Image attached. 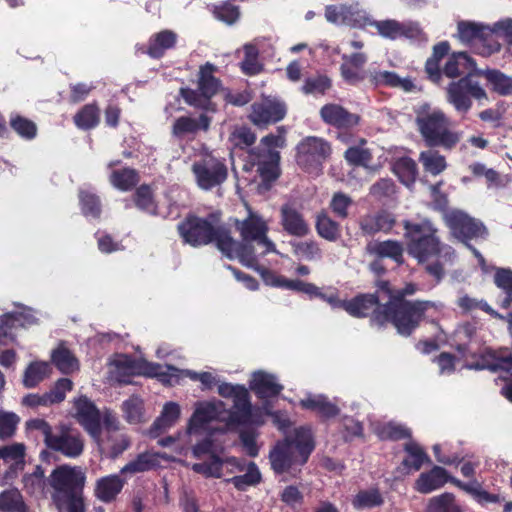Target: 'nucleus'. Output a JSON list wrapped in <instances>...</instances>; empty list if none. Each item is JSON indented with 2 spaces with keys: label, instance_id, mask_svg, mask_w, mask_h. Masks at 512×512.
<instances>
[{
  "label": "nucleus",
  "instance_id": "obj_53",
  "mask_svg": "<svg viewBox=\"0 0 512 512\" xmlns=\"http://www.w3.org/2000/svg\"><path fill=\"white\" fill-rule=\"evenodd\" d=\"M10 127L21 138L26 140H32L37 135L36 124L32 120L21 115H14L10 118Z\"/></svg>",
  "mask_w": 512,
  "mask_h": 512
},
{
  "label": "nucleus",
  "instance_id": "obj_13",
  "mask_svg": "<svg viewBox=\"0 0 512 512\" xmlns=\"http://www.w3.org/2000/svg\"><path fill=\"white\" fill-rule=\"evenodd\" d=\"M192 172L198 186L203 190H210L222 184L228 176L226 165L216 158L195 162L192 165Z\"/></svg>",
  "mask_w": 512,
  "mask_h": 512
},
{
  "label": "nucleus",
  "instance_id": "obj_10",
  "mask_svg": "<svg viewBox=\"0 0 512 512\" xmlns=\"http://www.w3.org/2000/svg\"><path fill=\"white\" fill-rule=\"evenodd\" d=\"M85 480V474L76 467L62 465L55 468L49 477L52 499L84 491Z\"/></svg>",
  "mask_w": 512,
  "mask_h": 512
},
{
  "label": "nucleus",
  "instance_id": "obj_27",
  "mask_svg": "<svg viewBox=\"0 0 512 512\" xmlns=\"http://www.w3.org/2000/svg\"><path fill=\"white\" fill-rule=\"evenodd\" d=\"M473 70H479L473 58L466 52H454L448 58L443 68V74L448 78L455 79L458 77L461 78Z\"/></svg>",
  "mask_w": 512,
  "mask_h": 512
},
{
  "label": "nucleus",
  "instance_id": "obj_59",
  "mask_svg": "<svg viewBox=\"0 0 512 512\" xmlns=\"http://www.w3.org/2000/svg\"><path fill=\"white\" fill-rule=\"evenodd\" d=\"M231 142L235 147L246 149L252 146L256 141V134L247 126L236 128L230 136Z\"/></svg>",
  "mask_w": 512,
  "mask_h": 512
},
{
  "label": "nucleus",
  "instance_id": "obj_44",
  "mask_svg": "<svg viewBox=\"0 0 512 512\" xmlns=\"http://www.w3.org/2000/svg\"><path fill=\"white\" fill-rule=\"evenodd\" d=\"M225 465V461L223 458L219 457L217 454L212 453L209 456V459L200 463H194L192 465V470L195 473L201 474L205 477H214L220 478L222 476V469Z\"/></svg>",
  "mask_w": 512,
  "mask_h": 512
},
{
  "label": "nucleus",
  "instance_id": "obj_61",
  "mask_svg": "<svg viewBox=\"0 0 512 512\" xmlns=\"http://www.w3.org/2000/svg\"><path fill=\"white\" fill-rule=\"evenodd\" d=\"M258 51L252 45L245 46V57L241 63V69L244 74L253 76L262 70L261 65L257 60Z\"/></svg>",
  "mask_w": 512,
  "mask_h": 512
},
{
  "label": "nucleus",
  "instance_id": "obj_30",
  "mask_svg": "<svg viewBox=\"0 0 512 512\" xmlns=\"http://www.w3.org/2000/svg\"><path fill=\"white\" fill-rule=\"evenodd\" d=\"M446 483L447 470L441 466H434L430 471L419 475L414 488L419 493L428 494L443 487Z\"/></svg>",
  "mask_w": 512,
  "mask_h": 512
},
{
  "label": "nucleus",
  "instance_id": "obj_63",
  "mask_svg": "<svg viewBox=\"0 0 512 512\" xmlns=\"http://www.w3.org/2000/svg\"><path fill=\"white\" fill-rule=\"evenodd\" d=\"M282 288L296 291L299 293H304V294L309 295L310 297L320 296V289L316 285L311 284V283H306V282L298 280V279L292 280V279H287L285 277Z\"/></svg>",
  "mask_w": 512,
  "mask_h": 512
},
{
  "label": "nucleus",
  "instance_id": "obj_20",
  "mask_svg": "<svg viewBox=\"0 0 512 512\" xmlns=\"http://www.w3.org/2000/svg\"><path fill=\"white\" fill-rule=\"evenodd\" d=\"M233 406L229 411L228 422L235 425H246L250 423H261V421L254 419L253 407L247 388L243 385L238 388L237 393L234 395Z\"/></svg>",
  "mask_w": 512,
  "mask_h": 512
},
{
  "label": "nucleus",
  "instance_id": "obj_5",
  "mask_svg": "<svg viewBox=\"0 0 512 512\" xmlns=\"http://www.w3.org/2000/svg\"><path fill=\"white\" fill-rule=\"evenodd\" d=\"M431 306L432 303L429 301H386L384 310L376 314V324L383 326L391 322L399 334L410 336L423 320L425 311Z\"/></svg>",
  "mask_w": 512,
  "mask_h": 512
},
{
  "label": "nucleus",
  "instance_id": "obj_58",
  "mask_svg": "<svg viewBox=\"0 0 512 512\" xmlns=\"http://www.w3.org/2000/svg\"><path fill=\"white\" fill-rule=\"evenodd\" d=\"M100 446H106L109 457L112 459L120 456L130 446V441L127 437L121 435L119 439H112L111 435H107L105 439L100 437V442H97Z\"/></svg>",
  "mask_w": 512,
  "mask_h": 512
},
{
  "label": "nucleus",
  "instance_id": "obj_39",
  "mask_svg": "<svg viewBox=\"0 0 512 512\" xmlns=\"http://www.w3.org/2000/svg\"><path fill=\"white\" fill-rule=\"evenodd\" d=\"M159 465L156 454L149 452H143L137 455V457L128 462L124 467L121 468V474H136L141 472L150 471Z\"/></svg>",
  "mask_w": 512,
  "mask_h": 512
},
{
  "label": "nucleus",
  "instance_id": "obj_11",
  "mask_svg": "<svg viewBox=\"0 0 512 512\" xmlns=\"http://www.w3.org/2000/svg\"><path fill=\"white\" fill-rule=\"evenodd\" d=\"M280 153L272 149H251L249 162L256 167L261 178V185L270 189L272 184L280 177Z\"/></svg>",
  "mask_w": 512,
  "mask_h": 512
},
{
  "label": "nucleus",
  "instance_id": "obj_32",
  "mask_svg": "<svg viewBox=\"0 0 512 512\" xmlns=\"http://www.w3.org/2000/svg\"><path fill=\"white\" fill-rule=\"evenodd\" d=\"M476 75L483 76L491 85L493 92L500 96H508L512 94V77L504 74L497 69L477 70Z\"/></svg>",
  "mask_w": 512,
  "mask_h": 512
},
{
  "label": "nucleus",
  "instance_id": "obj_4",
  "mask_svg": "<svg viewBox=\"0 0 512 512\" xmlns=\"http://www.w3.org/2000/svg\"><path fill=\"white\" fill-rule=\"evenodd\" d=\"M416 125L425 145L429 148L453 149L460 141V133L452 130L451 121L441 110L419 111Z\"/></svg>",
  "mask_w": 512,
  "mask_h": 512
},
{
  "label": "nucleus",
  "instance_id": "obj_55",
  "mask_svg": "<svg viewBox=\"0 0 512 512\" xmlns=\"http://www.w3.org/2000/svg\"><path fill=\"white\" fill-rule=\"evenodd\" d=\"M24 456L25 448L22 444H12L0 448V459H2L5 464L9 465L10 469H17L19 465H22Z\"/></svg>",
  "mask_w": 512,
  "mask_h": 512
},
{
  "label": "nucleus",
  "instance_id": "obj_12",
  "mask_svg": "<svg viewBox=\"0 0 512 512\" xmlns=\"http://www.w3.org/2000/svg\"><path fill=\"white\" fill-rule=\"evenodd\" d=\"M47 447L67 458L74 459L82 455L85 441L79 430L69 425L61 424L56 427V431Z\"/></svg>",
  "mask_w": 512,
  "mask_h": 512
},
{
  "label": "nucleus",
  "instance_id": "obj_29",
  "mask_svg": "<svg viewBox=\"0 0 512 512\" xmlns=\"http://www.w3.org/2000/svg\"><path fill=\"white\" fill-rule=\"evenodd\" d=\"M366 251L379 259L390 258L398 265L404 263L403 244L396 240L371 242L366 246Z\"/></svg>",
  "mask_w": 512,
  "mask_h": 512
},
{
  "label": "nucleus",
  "instance_id": "obj_49",
  "mask_svg": "<svg viewBox=\"0 0 512 512\" xmlns=\"http://www.w3.org/2000/svg\"><path fill=\"white\" fill-rule=\"evenodd\" d=\"M180 416V407L175 402H167L161 415L154 421L152 429L156 431H163L174 425Z\"/></svg>",
  "mask_w": 512,
  "mask_h": 512
},
{
  "label": "nucleus",
  "instance_id": "obj_9",
  "mask_svg": "<svg viewBox=\"0 0 512 512\" xmlns=\"http://www.w3.org/2000/svg\"><path fill=\"white\" fill-rule=\"evenodd\" d=\"M446 225L451 234L463 242L467 247L471 246L472 239L483 238L487 235V229L480 221L468 216L466 213L454 210L444 215Z\"/></svg>",
  "mask_w": 512,
  "mask_h": 512
},
{
  "label": "nucleus",
  "instance_id": "obj_41",
  "mask_svg": "<svg viewBox=\"0 0 512 512\" xmlns=\"http://www.w3.org/2000/svg\"><path fill=\"white\" fill-rule=\"evenodd\" d=\"M51 373V367L47 362L35 361L28 365L23 376V385L26 388H34Z\"/></svg>",
  "mask_w": 512,
  "mask_h": 512
},
{
  "label": "nucleus",
  "instance_id": "obj_8",
  "mask_svg": "<svg viewBox=\"0 0 512 512\" xmlns=\"http://www.w3.org/2000/svg\"><path fill=\"white\" fill-rule=\"evenodd\" d=\"M287 104L275 96H263L250 106L248 120L260 129L282 121L287 114Z\"/></svg>",
  "mask_w": 512,
  "mask_h": 512
},
{
  "label": "nucleus",
  "instance_id": "obj_46",
  "mask_svg": "<svg viewBox=\"0 0 512 512\" xmlns=\"http://www.w3.org/2000/svg\"><path fill=\"white\" fill-rule=\"evenodd\" d=\"M419 161L423 165L426 172L432 175H438L446 169L445 157L440 155L438 151L427 150L422 151L419 156Z\"/></svg>",
  "mask_w": 512,
  "mask_h": 512
},
{
  "label": "nucleus",
  "instance_id": "obj_62",
  "mask_svg": "<svg viewBox=\"0 0 512 512\" xmlns=\"http://www.w3.org/2000/svg\"><path fill=\"white\" fill-rule=\"evenodd\" d=\"M234 254H236L240 262L247 267H254V265L257 263L254 248L250 242L238 243L235 241L233 255Z\"/></svg>",
  "mask_w": 512,
  "mask_h": 512
},
{
  "label": "nucleus",
  "instance_id": "obj_6",
  "mask_svg": "<svg viewBox=\"0 0 512 512\" xmlns=\"http://www.w3.org/2000/svg\"><path fill=\"white\" fill-rule=\"evenodd\" d=\"M217 71V66L206 62L199 67L197 88H180V96L187 105L203 112L217 111V104L212 100L222 87V81L214 75Z\"/></svg>",
  "mask_w": 512,
  "mask_h": 512
},
{
  "label": "nucleus",
  "instance_id": "obj_33",
  "mask_svg": "<svg viewBox=\"0 0 512 512\" xmlns=\"http://www.w3.org/2000/svg\"><path fill=\"white\" fill-rule=\"evenodd\" d=\"M53 502L58 512H86L84 491L54 498ZM90 512H105V509L98 506Z\"/></svg>",
  "mask_w": 512,
  "mask_h": 512
},
{
  "label": "nucleus",
  "instance_id": "obj_42",
  "mask_svg": "<svg viewBox=\"0 0 512 512\" xmlns=\"http://www.w3.org/2000/svg\"><path fill=\"white\" fill-rule=\"evenodd\" d=\"M236 1L226 0L220 4L213 5L211 8L213 16L227 25L235 24L241 16L240 7L234 4Z\"/></svg>",
  "mask_w": 512,
  "mask_h": 512
},
{
  "label": "nucleus",
  "instance_id": "obj_56",
  "mask_svg": "<svg viewBox=\"0 0 512 512\" xmlns=\"http://www.w3.org/2000/svg\"><path fill=\"white\" fill-rule=\"evenodd\" d=\"M125 419L131 424L141 423L144 420V404L138 397H131L122 405Z\"/></svg>",
  "mask_w": 512,
  "mask_h": 512
},
{
  "label": "nucleus",
  "instance_id": "obj_21",
  "mask_svg": "<svg viewBox=\"0 0 512 512\" xmlns=\"http://www.w3.org/2000/svg\"><path fill=\"white\" fill-rule=\"evenodd\" d=\"M297 164L306 172L312 173L320 165V139L309 136L297 146Z\"/></svg>",
  "mask_w": 512,
  "mask_h": 512
},
{
  "label": "nucleus",
  "instance_id": "obj_47",
  "mask_svg": "<svg viewBox=\"0 0 512 512\" xmlns=\"http://www.w3.org/2000/svg\"><path fill=\"white\" fill-rule=\"evenodd\" d=\"M79 203L81 212L85 217L97 219L101 215V201L99 196L87 191L81 190L79 192Z\"/></svg>",
  "mask_w": 512,
  "mask_h": 512
},
{
  "label": "nucleus",
  "instance_id": "obj_52",
  "mask_svg": "<svg viewBox=\"0 0 512 512\" xmlns=\"http://www.w3.org/2000/svg\"><path fill=\"white\" fill-rule=\"evenodd\" d=\"M404 449L409 454V456L402 461V464L405 467L413 468L418 471L424 462L430 461L427 454L417 443H406Z\"/></svg>",
  "mask_w": 512,
  "mask_h": 512
},
{
  "label": "nucleus",
  "instance_id": "obj_17",
  "mask_svg": "<svg viewBox=\"0 0 512 512\" xmlns=\"http://www.w3.org/2000/svg\"><path fill=\"white\" fill-rule=\"evenodd\" d=\"M337 305L342 307L354 317H371V321L376 324V314L384 310V304L380 303V296L367 293L359 294L351 300H338Z\"/></svg>",
  "mask_w": 512,
  "mask_h": 512
},
{
  "label": "nucleus",
  "instance_id": "obj_7",
  "mask_svg": "<svg viewBox=\"0 0 512 512\" xmlns=\"http://www.w3.org/2000/svg\"><path fill=\"white\" fill-rule=\"evenodd\" d=\"M476 71L473 70L458 80L451 81L446 87L447 101L458 112H468L472 107V98L478 101L488 100L485 89L478 81L473 80V77L477 76Z\"/></svg>",
  "mask_w": 512,
  "mask_h": 512
},
{
  "label": "nucleus",
  "instance_id": "obj_36",
  "mask_svg": "<svg viewBox=\"0 0 512 512\" xmlns=\"http://www.w3.org/2000/svg\"><path fill=\"white\" fill-rule=\"evenodd\" d=\"M262 481V475L255 462L247 464L246 473L225 479L226 483H231L238 491H245L248 487L256 486Z\"/></svg>",
  "mask_w": 512,
  "mask_h": 512
},
{
  "label": "nucleus",
  "instance_id": "obj_57",
  "mask_svg": "<svg viewBox=\"0 0 512 512\" xmlns=\"http://www.w3.org/2000/svg\"><path fill=\"white\" fill-rule=\"evenodd\" d=\"M382 504V495L376 488L370 490H361L353 499V506L355 508H371L380 506Z\"/></svg>",
  "mask_w": 512,
  "mask_h": 512
},
{
  "label": "nucleus",
  "instance_id": "obj_16",
  "mask_svg": "<svg viewBox=\"0 0 512 512\" xmlns=\"http://www.w3.org/2000/svg\"><path fill=\"white\" fill-rule=\"evenodd\" d=\"M457 28L462 42L471 43L478 40L484 45L485 53L488 55L500 51L501 45L493 39V31L488 26L476 22L459 21Z\"/></svg>",
  "mask_w": 512,
  "mask_h": 512
},
{
  "label": "nucleus",
  "instance_id": "obj_45",
  "mask_svg": "<svg viewBox=\"0 0 512 512\" xmlns=\"http://www.w3.org/2000/svg\"><path fill=\"white\" fill-rule=\"evenodd\" d=\"M0 511L26 512L27 506L17 489H9L0 493Z\"/></svg>",
  "mask_w": 512,
  "mask_h": 512
},
{
  "label": "nucleus",
  "instance_id": "obj_18",
  "mask_svg": "<svg viewBox=\"0 0 512 512\" xmlns=\"http://www.w3.org/2000/svg\"><path fill=\"white\" fill-rule=\"evenodd\" d=\"M178 35L169 29L154 33L146 44L135 45L136 55H147L152 59H161L168 50L174 49L177 44Z\"/></svg>",
  "mask_w": 512,
  "mask_h": 512
},
{
  "label": "nucleus",
  "instance_id": "obj_48",
  "mask_svg": "<svg viewBox=\"0 0 512 512\" xmlns=\"http://www.w3.org/2000/svg\"><path fill=\"white\" fill-rule=\"evenodd\" d=\"M393 171L405 185L414 183L418 174L416 162L409 157L398 159L393 166Z\"/></svg>",
  "mask_w": 512,
  "mask_h": 512
},
{
  "label": "nucleus",
  "instance_id": "obj_35",
  "mask_svg": "<svg viewBox=\"0 0 512 512\" xmlns=\"http://www.w3.org/2000/svg\"><path fill=\"white\" fill-rule=\"evenodd\" d=\"M367 140L360 138L356 145L350 146L344 153L347 163L355 167H367L372 160V152L366 148Z\"/></svg>",
  "mask_w": 512,
  "mask_h": 512
},
{
  "label": "nucleus",
  "instance_id": "obj_1",
  "mask_svg": "<svg viewBox=\"0 0 512 512\" xmlns=\"http://www.w3.org/2000/svg\"><path fill=\"white\" fill-rule=\"evenodd\" d=\"M404 237L407 240V252L419 264L425 265V271L440 282L446 272L441 262L444 245L437 236V228L429 220L420 223L403 221Z\"/></svg>",
  "mask_w": 512,
  "mask_h": 512
},
{
  "label": "nucleus",
  "instance_id": "obj_25",
  "mask_svg": "<svg viewBox=\"0 0 512 512\" xmlns=\"http://www.w3.org/2000/svg\"><path fill=\"white\" fill-rule=\"evenodd\" d=\"M250 389L259 399L277 397L283 390V386L276 382V377L264 371L253 374Z\"/></svg>",
  "mask_w": 512,
  "mask_h": 512
},
{
  "label": "nucleus",
  "instance_id": "obj_28",
  "mask_svg": "<svg viewBox=\"0 0 512 512\" xmlns=\"http://www.w3.org/2000/svg\"><path fill=\"white\" fill-rule=\"evenodd\" d=\"M124 484L125 480L117 474L101 477L96 481L94 495L102 502L110 503L122 491Z\"/></svg>",
  "mask_w": 512,
  "mask_h": 512
},
{
  "label": "nucleus",
  "instance_id": "obj_64",
  "mask_svg": "<svg viewBox=\"0 0 512 512\" xmlns=\"http://www.w3.org/2000/svg\"><path fill=\"white\" fill-rule=\"evenodd\" d=\"M375 26L383 37L394 39L402 33L400 23L395 20L378 21L375 23Z\"/></svg>",
  "mask_w": 512,
  "mask_h": 512
},
{
  "label": "nucleus",
  "instance_id": "obj_50",
  "mask_svg": "<svg viewBox=\"0 0 512 512\" xmlns=\"http://www.w3.org/2000/svg\"><path fill=\"white\" fill-rule=\"evenodd\" d=\"M374 432L382 441H397L411 438V432L409 429L402 425H397L391 422L383 425H377L374 429Z\"/></svg>",
  "mask_w": 512,
  "mask_h": 512
},
{
  "label": "nucleus",
  "instance_id": "obj_19",
  "mask_svg": "<svg viewBox=\"0 0 512 512\" xmlns=\"http://www.w3.org/2000/svg\"><path fill=\"white\" fill-rule=\"evenodd\" d=\"M475 367L478 369H488L493 372L503 370L509 374V383L504 388V395L512 402V351L497 352L488 350L481 355Z\"/></svg>",
  "mask_w": 512,
  "mask_h": 512
},
{
  "label": "nucleus",
  "instance_id": "obj_51",
  "mask_svg": "<svg viewBox=\"0 0 512 512\" xmlns=\"http://www.w3.org/2000/svg\"><path fill=\"white\" fill-rule=\"evenodd\" d=\"M24 490L34 496H42L46 486L44 470L41 466H36L35 470L23 478Z\"/></svg>",
  "mask_w": 512,
  "mask_h": 512
},
{
  "label": "nucleus",
  "instance_id": "obj_60",
  "mask_svg": "<svg viewBox=\"0 0 512 512\" xmlns=\"http://www.w3.org/2000/svg\"><path fill=\"white\" fill-rule=\"evenodd\" d=\"M20 418L13 412H0V439L11 438L17 429Z\"/></svg>",
  "mask_w": 512,
  "mask_h": 512
},
{
  "label": "nucleus",
  "instance_id": "obj_40",
  "mask_svg": "<svg viewBox=\"0 0 512 512\" xmlns=\"http://www.w3.org/2000/svg\"><path fill=\"white\" fill-rule=\"evenodd\" d=\"M133 202L139 210L151 215L157 214L158 206L150 185L142 184L137 187L133 194Z\"/></svg>",
  "mask_w": 512,
  "mask_h": 512
},
{
  "label": "nucleus",
  "instance_id": "obj_37",
  "mask_svg": "<svg viewBox=\"0 0 512 512\" xmlns=\"http://www.w3.org/2000/svg\"><path fill=\"white\" fill-rule=\"evenodd\" d=\"M425 512H464L453 493L445 492L428 500Z\"/></svg>",
  "mask_w": 512,
  "mask_h": 512
},
{
  "label": "nucleus",
  "instance_id": "obj_22",
  "mask_svg": "<svg viewBox=\"0 0 512 512\" xmlns=\"http://www.w3.org/2000/svg\"><path fill=\"white\" fill-rule=\"evenodd\" d=\"M212 118L206 113H201L198 118L180 116L175 119L172 125V135L176 138H183L188 134H196L198 131H208Z\"/></svg>",
  "mask_w": 512,
  "mask_h": 512
},
{
  "label": "nucleus",
  "instance_id": "obj_15",
  "mask_svg": "<svg viewBox=\"0 0 512 512\" xmlns=\"http://www.w3.org/2000/svg\"><path fill=\"white\" fill-rule=\"evenodd\" d=\"M74 407L77 422L96 442H100L102 436L101 415L96 405L87 396H80L74 401Z\"/></svg>",
  "mask_w": 512,
  "mask_h": 512
},
{
  "label": "nucleus",
  "instance_id": "obj_31",
  "mask_svg": "<svg viewBox=\"0 0 512 512\" xmlns=\"http://www.w3.org/2000/svg\"><path fill=\"white\" fill-rule=\"evenodd\" d=\"M218 417V408L212 402H202L196 407L192 414L189 424L188 431L190 434L198 433L200 430L206 428V426L216 420Z\"/></svg>",
  "mask_w": 512,
  "mask_h": 512
},
{
  "label": "nucleus",
  "instance_id": "obj_2",
  "mask_svg": "<svg viewBox=\"0 0 512 512\" xmlns=\"http://www.w3.org/2000/svg\"><path fill=\"white\" fill-rule=\"evenodd\" d=\"M219 220L217 213H209L206 217L189 213L177 224V232L184 244L198 248L215 243L224 256L233 259L235 240L229 228L218 225Z\"/></svg>",
  "mask_w": 512,
  "mask_h": 512
},
{
  "label": "nucleus",
  "instance_id": "obj_24",
  "mask_svg": "<svg viewBox=\"0 0 512 512\" xmlns=\"http://www.w3.org/2000/svg\"><path fill=\"white\" fill-rule=\"evenodd\" d=\"M322 119L330 125L339 129L352 128L359 124L360 116L348 112L337 104H327L322 107Z\"/></svg>",
  "mask_w": 512,
  "mask_h": 512
},
{
  "label": "nucleus",
  "instance_id": "obj_38",
  "mask_svg": "<svg viewBox=\"0 0 512 512\" xmlns=\"http://www.w3.org/2000/svg\"><path fill=\"white\" fill-rule=\"evenodd\" d=\"M100 110L96 103L84 105L73 117L74 124L82 130H90L99 124Z\"/></svg>",
  "mask_w": 512,
  "mask_h": 512
},
{
  "label": "nucleus",
  "instance_id": "obj_43",
  "mask_svg": "<svg viewBox=\"0 0 512 512\" xmlns=\"http://www.w3.org/2000/svg\"><path fill=\"white\" fill-rule=\"evenodd\" d=\"M51 360L56 368L63 374L72 373L78 366V361L72 352L62 345L53 350Z\"/></svg>",
  "mask_w": 512,
  "mask_h": 512
},
{
  "label": "nucleus",
  "instance_id": "obj_54",
  "mask_svg": "<svg viewBox=\"0 0 512 512\" xmlns=\"http://www.w3.org/2000/svg\"><path fill=\"white\" fill-rule=\"evenodd\" d=\"M373 81L376 85L383 83L391 87H400L404 91H411L415 87L409 78H400L396 73L389 71L375 73Z\"/></svg>",
  "mask_w": 512,
  "mask_h": 512
},
{
  "label": "nucleus",
  "instance_id": "obj_34",
  "mask_svg": "<svg viewBox=\"0 0 512 512\" xmlns=\"http://www.w3.org/2000/svg\"><path fill=\"white\" fill-rule=\"evenodd\" d=\"M110 183L120 191L132 190L140 181L139 172L130 167L113 170L109 176Z\"/></svg>",
  "mask_w": 512,
  "mask_h": 512
},
{
  "label": "nucleus",
  "instance_id": "obj_23",
  "mask_svg": "<svg viewBox=\"0 0 512 512\" xmlns=\"http://www.w3.org/2000/svg\"><path fill=\"white\" fill-rule=\"evenodd\" d=\"M394 215L386 210H380L375 214H367L361 217L359 226L363 233L374 235L378 232H389L395 225Z\"/></svg>",
  "mask_w": 512,
  "mask_h": 512
},
{
  "label": "nucleus",
  "instance_id": "obj_14",
  "mask_svg": "<svg viewBox=\"0 0 512 512\" xmlns=\"http://www.w3.org/2000/svg\"><path fill=\"white\" fill-rule=\"evenodd\" d=\"M236 228L243 242L255 241L258 245H262L264 247L262 254L275 250L274 243L267 237L268 226L260 216L250 212L246 219L237 221Z\"/></svg>",
  "mask_w": 512,
  "mask_h": 512
},
{
  "label": "nucleus",
  "instance_id": "obj_3",
  "mask_svg": "<svg viewBox=\"0 0 512 512\" xmlns=\"http://www.w3.org/2000/svg\"><path fill=\"white\" fill-rule=\"evenodd\" d=\"M315 448L312 431L298 427L291 435L278 441L269 452V460L275 474L281 475L307 463Z\"/></svg>",
  "mask_w": 512,
  "mask_h": 512
},
{
  "label": "nucleus",
  "instance_id": "obj_26",
  "mask_svg": "<svg viewBox=\"0 0 512 512\" xmlns=\"http://www.w3.org/2000/svg\"><path fill=\"white\" fill-rule=\"evenodd\" d=\"M281 225L288 234L296 237H304L309 232V226L302 214L289 204L281 207Z\"/></svg>",
  "mask_w": 512,
  "mask_h": 512
}]
</instances>
